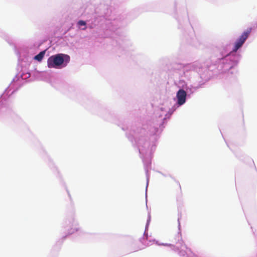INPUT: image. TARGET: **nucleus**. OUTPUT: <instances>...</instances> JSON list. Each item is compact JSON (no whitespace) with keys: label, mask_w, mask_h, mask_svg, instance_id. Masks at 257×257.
<instances>
[{"label":"nucleus","mask_w":257,"mask_h":257,"mask_svg":"<svg viewBox=\"0 0 257 257\" xmlns=\"http://www.w3.org/2000/svg\"><path fill=\"white\" fill-rule=\"evenodd\" d=\"M70 61V57L64 54H58L50 57L47 60V66L49 68H58L64 64V66Z\"/></svg>","instance_id":"nucleus-1"},{"label":"nucleus","mask_w":257,"mask_h":257,"mask_svg":"<svg viewBox=\"0 0 257 257\" xmlns=\"http://www.w3.org/2000/svg\"><path fill=\"white\" fill-rule=\"evenodd\" d=\"M251 31V29L249 28L242 34L239 38L237 39L235 43V45L232 50L233 52H236L237 50L242 46L246 39L248 38Z\"/></svg>","instance_id":"nucleus-2"},{"label":"nucleus","mask_w":257,"mask_h":257,"mask_svg":"<svg viewBox=\"0 0 257 257\" xmlns=\"http://www.w3.org/2000/svg\"><path fill=\"white\" fill-rule=\"evenodd\" d=\"M186 92L183 89H179L177 93V98L178 99V103L179 105L183 104L186 101Z\"/></svg>","instance_id":"nucleus-3"},{"label":"nucleus","mask_w":257,"mask_h":257,"mask_svg":"<svg viewBox=\"0 0 257 257\" xmlns=\"http://www.w3.org/2000/svg\"><path fill=\"white\" fill-rule=\"evenodd\" d=\"M172 193L174 196L176 197V200H178L182 196V189L181 185L179 183L177 184L176 187L174 188L172 190Z\"/></svg>","instance_id":"nucleus-4"},{"label":"nucleus","mask_w":257,"mask_h":257,"mask_svg":"<svg viewBox=\"0 0 257 257\" xmlns=\"http://www.w3.org/2000/svg\"><path fill=\"white\" fill-rule=\"evenodd\" d=\"M46 50L43 51L35 56L34 59L39 62L41 61L44 57Z\"/></svg>","instance_id":"nucleus-5"},{"label":"nucleus","mask_w":257,"mask_h":257,"mask_svg":"<svg viewBox=\"0 0 257 257\" xmlns=\"http://www.w3.org/2000/svg\"><path fill=\"white\" fill-rule=\"evenodd\" d=\"M78 25L79 26H85L86 25V23L85 22L83 21H79L78 22Z\"/></svg>","instance_id":"nucleus-6"},{"label":"nucleus","mask_w":257,"mask_h":257,"mask_svg":"<svg viewBox=\"0 0 257 257\" xmlns=\"http://www.w3.org/2000/svg\"><path fill=\"white\" fill-rule=\"evenodd\" d=\"M86 29V27H85L83 29V30H85Z\"/></svg>","instance_id":"nucleus-7"}]
</instances>
